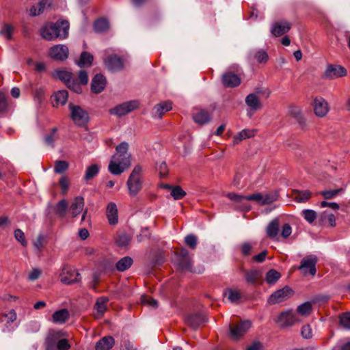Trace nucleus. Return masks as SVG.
Returning a JSON list of instances; mask_svg holds the SVG:
<instances>
[{
	"label": "nucleus",
	"instance_id": "obj_36",
	"mask_svg": "<svg viewBox=\"0 0 350 350\" xmlns=\"http://www.w3.org/2000/svg\"><path fill=\"white\" fill-rule=\"evenodd\" d=\"M281 274L275 269H270L265 275V281L269 285L275 284L280 278Z\"/></svg>",
	"mask_w": 350,
	"mask_h": 350
},
{
	"label": "nucleus",
	"instance_id": "obj_3",
	"mask_svg": "<svg viewBox=\"0 0 350 350\" xmlns=\"http://www.w3.org/2000/svg\"><path fill=\"white\" fill-rule=\"evenodd\" d=\"M294 294V291L288 286H285L270 295L267 299L269 305H275L282 303L291 298Z\"/></svg>",
	"mask_w": 350,
	"mask_h": 350
},
{
	"label": "nucleus",
	"instance_id": "obj_19",
	"mask_svg": "<svg viewBox=\"0 0 350 350\" xmlns=\"http://www.w3.org/2000/svg\"><path fill=\"white\" fill-rule=\"evenodd\" d=\"M106 80L104 76L100 74H97L92 81L91 90L94 93L98 94L104 90Z\"/></svg>",
	"mask_w": 350,
	"mask_h": 350
},
{
	"label": "nucleus",
	"instance_id": "obj_28",
	"mask_svg": "<svg viewBox=\"0 0 350 350\" xmlns=\"http://www.w3.org/2000/svg\"><path fill=\"white\" fill-rule=\"evenodd\" d=\"M46 6H51V1L40 0L37 5H33L29 9V15L31 16H39L44 12Z\"/></svg>",
	"mask_w": 350,
	"mask_h": 350
},
{
	"label": "nucleus",
	"instance_id": "obj_15",
	"mask_svg": "<svg viewBox=\"0 0 350 350\" xmlns=\"http://www.w3.org/2000/svg\"><path fill=\"white\" fill-rule=\"evenodd\" d=\"M106 217L110 225L115 226L118 223V208L115 202L108 203L106 207Z\"/></svg>",
	"mask_w": 350,
	"mask_h": 350
},
{
	"label": "nucleus",
	"instance_id": "obj_7",
	"mask_svg": "<svg viewBox=\"0 0 350 350\" xmlns=\"http://www.w3.org/2000/svg\"><path fill=\"white\" fill-rule=\"evenodd\" d=\"M139 107L137 100L124 102L109 109V113L117 116H123Z\"/></svg>",
	"mask_w": 350,
	"mask_h": 350
},
{
	"label": "nucleus",
	"instance_id": "obj_34",
	"mask_svg": "<svg viewBox=\"0 0 350 350\" xmlns=\"http://www.w3.org/2000/svg\"><path fill=\"white\" fill-rule=\"evenodd\" d=\"M107 301L108 299L107 297H100L96 300L94 305V310L96 312V317L97 318L104 314L107 309L106 304Z\"/></svg>",
	"mask_w": 350,
	"mask_h": 350
},
{
	"label": "nucleus",
	"instance_id": "obj_30",
	"mask_svg": "<svg viewBox=\"0 0 350 350\" xmlns=\"http://www.w3.org/2000/svg\"><path fill=\"white\" fill-rule=\"evenodd\" d=\"M255 135V131L250 129H243L234 135L232 140L233 145L239 144L242 140L250 138Z\"/></svg>",
	"mask_w": 350,
	"mask_h": 350
},
{
	"label": "nucleus",
	"instance_id": "obj_38",
	"mask_svg": "<svg viewBox=\"0 0 350 350\" xmlns=\"http://www.w3.org/2000/svg\"><path fill=\"white\" fill-rule=\"evenodd\" d=\"M109 27V22L105 18H100L95 21L94 24V29L96 32H104Z\"/></svg>",
	"mask_w": 350,
	"mask_h": 350
},
{
	"label": "nucleus",
	"instance_id": "obj_52",
	"mask_svg": "<svg viewBox=\"0 0 350 350\" xmlns=\"http://www.w3.org/2000/svg\"><path fill=\"white\" fill-rule=\"evenodd\" d=\"M13 28L8 24H5L2 29L0 30V35L3 36L5 39L10 40L12 38Z\"/></svg>",
	"mask_w": 350,
	"mask_h": 350
},
{
	"label": "nucleus",
	"instance_id": "obj_58",
	"mask_svg": "<svg viewBox=\"0 0 350 350\" xmlns=\"http://www.w3.org/2000/svg\"><path fill=\"white\" fill-rule=\"evenodd\" d=\"M142 302L143 304H147L148 306L156 308L158 307V302L156 299L146 297V296H142Z\"/></svg>",
	"mask_w": 350,
	"mask_h": 350
},
{
	"label": "nucleus",
	"instance_id": "obj_53",
	"mask_svg": "<svg viewBox=\"0 0 350 350\" xmlns=\"http://www.w3.org/2000/svg\"><path fill=\"white\" fill-rule=\"evenodd\" d=\"M278 198L276 193L262 194V205L269 204L275 201Z\"/></svg>",
	"mask_w": 350,
	"mask_h": 350
},
{
	"label": "nucleus",
	"instance_id": "obj_29",
	"mask_svg": "<svg viewBox=\"0 0 350 350\" xmlns=\"http://www.w3.org/2000/svg\"><path fill=\"white\" fill-rule=\"evenodd\" d=\"M114 345V339L111 336H105L99 340L96 344V350H109Z\"/></svg>",
	"mask_w": 350,
	"mask_h": 350
},
{
	"label": "nucleus",
	"instance_id": "obj_43",
	"mask_svg": "<svg viewBox=\"0 0 350 350\" xmlns=\"http://www.w3.org/2000/svg\"><path fill=\"white\" fill-rule=\"evenodd\" d=\"M342 188H339L336 189H329L324 190L320 192V194L322 195L325 199L330 200L334 198L336 196L339 195L340 193L343 192Z\"/></svg>",
	"mask_w": 350,
	"mask_h": 350
},
{
	"label": "nucleus",
	"instance_id": "obj_50",
	"mask_svg": "<svg viewBox=\"0 0 350 350\" xmlns=\"http://www.w3.org/2000/svg\"><path fill=\"white\" fill-rule=\"evenodd\" d=\"M291 114L299 121L300 125L304 127L306 126V120L304 118L301 111L299 108L294 107L291 110Z\"/></svg>",
	"mask_w": 350,
	"mask_h": 350
},
{
	"label": "nucleus",
	"instance_id": "obj_63",
	"mask_svg": "<svg viewBox=\"0 0 350 350\" xmlns=\"http://www.w3.org/2000/svg\"><path fill=\"white\" fill-rule=\"evenodd\" d=\"M59 186L62 189V192L65 193L67 192L69 187V181L67 177L62 176L59 180Z\"/></svg>",
	"mask_w": 350,
	"mask_h": 350
},
{
	"label": "nucleus",
	"instance_id": "obj_32",
	"mask_svg": "<svg viewBox=\"0 0 350 350\" xmlns=\"http://www.w3.org/2000/svg\"><path fill=\"white\" fill-rule=\"evenodd\" d=\"M193 119L195 122L204 124L210 122L211 118L208 111L205 110H200L196 113L193 114Z\"/></svg>",
	"mask_w": 350,
	"mask_h": 350
},
{
	"label": "nucleus",
	"instance_id": "obj_8",
	"mask_svg": "<svg viewBox=\"0 0 350 350\" xmlns=\"http://www.w3.org/2000/svg\"><path fill=\"white\" fill-rule=\"evenodd\" d=\"M317 258L314 255H308L303 258L300 262L299 269L302 270L303 274L306 275L308 270L309 273L314 276L316 274V265Z\"/></svg>",
	"mask_w": 350,
	"mask_h": 350
},
{
	"label": "nucleus",
	"instance_id": "obj_59",
	"mask_svg": "<svg viewBox=\"0 0 350 350\" xmlns=\"http://www.w3.org/2000/svg\"><path fill=\"white\" fill-rule=\"evenodd\" d=\"M301 336L304 338L310 339L312 337V328L309 325H305L301 327Z\"/></svg>",
	"mask_w": 350,
	"mask_h": 350
},
{
	"label": "nucleus",
	"instance_id": "obj_46",
	"mask_svg": "<svg viewBox=\"0 0 350 350\" xmlns=\"http://www.w3.org/2000/svg\"><path fill=\"white\" fill-rule=\"evenodd\" d=\"M57 131L56 128H53L50 133L45 136L44 141L47 145L53 146L55 141L58 139Z\"/></svg>",
	"mask_w": 350,
	"mask_h": 350
},
{
	"label": "nucleus",
	"instance_id": "obj_1",
	"mask_svg": "<svg viewBox=\"0 0 350 350\" xmlns=\"http://www.w3.org/2000/svg\"><path fill=\"white\" fill-rule=\"evenodd\" d=\"M128 149L129 144L126 142H122L116 147V152L112 156L108 166L112 174L120 175L131 165V154Z\"/></svg>",
	"mask_w": 350,
	"mask_h": 350
},
{
	"label": "nucleus",
	"instance_id": "obj_9",
	"mask_svg": "<svg viewBox=\"0 0 350 350\" xmlns=\"http://www.w3.org/2000/svg\"><path fill=\"white\" fill-rule=\"evenodd\" d=\"M251 325L252 323L249 320L241 321L234 326L230 325V336L234 340H238L250 329Z\"/></svg>",
	"mask_w": 350,
	"mask_h": 350
},
{
	"label": "nucleus",
	"instance_id": "obj_44",
	"mask_svg": "<svg viewBox=\"0 0 350 350\" xmlns=\"http://www.w3.org/2000/svg\"><path fill=\"white\" fill-rule=\"evenodd\" d=\"M312 311V304L309 301H306L299 305L297 308L298 314L302 316H308L311 313Z\"/></svg>",
	"mask_w": 350,
	"mask_h": 350
},
{
	"label": "nucleus",
	"instance_id": "obj_17",
	"mask_svg": "<svg viewBox=\"0 0 350 350\" xmlns=\"http://www.w3.org/2000/svg\"><path fill=\"white\" fill-rule=\"evenodd\" d=\"M172 109V103L170 101H163L156 105L152 109V117L161 118L163 115Z\"/></svg>",
	"mask_w": 350,
	"mask_h": 350
},
{
	"label": "nucleus",
	"instance_id": "obj_27",
	"mask_svg": "<svg viewBox=\"0 0 350 350\" xmlns=\"http://www.w3.org/2000/svg\"><path fill=\"white\" fill-rule=\"evenodd\" d=\"M68 94L66 90H59L52 96V102L53 107L64 105L68 100Z\"/></svg>",
	"mask_w": 350,
	"mask_h": 350
},
{
	"label": "nucleus",
	"instance_id": "obj_35",
	"mask_svg": "<svg viewBox=\"0 0 350 350\" xmlns=\"http://www.w3.org/2000/svg\"><path fill=\"white\" fill-rule=\"evenodd\" d=\"M54 76L63 81L66 85L73 79L72 74L66 70H56Z\"/></svg>",
	"mask_w": 350,
	"mask_h": 350
},
{
	"label": "nucleus",
	"instance_id": "obj_51",
	"mask_svg": "<svg viewBox=\"0 0 350 350\" xmlns=\"http://www.w3.org/2000/svg\"><path fill=\"white\" fill-rule=\"evenodd\" d=\"M304 219L310 224L312 223L317 218V213L314 211L306 209L302 211Z\"/></svg>",
	"mask_w": 350,
	"mask_h": 350
},
{
	"label": "nucleus",
	"instance_id": "obj_20",
	"mask_svg": "<svg viewBox=\"0 0 350 350\" xmlns=\"http://www.w3.org/2000/svg\"><path fill=\"white\" fill-rule=\"evenodd\" d=\"M55 33H59L60 36H57V38L64 39L68 36L69 23L67 21H57L55 23H52Z\"/></svg>",
	"mask_w": 350,
	"mask_h": 350
},
{
	"label": "nucleus",
	"instance_id": "obj_21",
	"mask_svg": "<svg viewBox=\"0 0 350 350\" xmlns=\"http://www.w3.org/2000/svg\"><path fill=\"white\" fill-rule=\"evenodd\" d=\"M206 321L202 314H189L185 319L187 325L193 329H196L202 323Z\"/></svg>",
	"mask_w": 350,
	"mask_h": 350
},
{
	"label": "nucleus",
	"instance_id": "obj_54",
	"mask_svg": "<svg viewBox=\"0 0 350 350\" xmlns=\"http://www.w3.org/2000/svg\"><path fill=\"white\" fill-rule=\"evenodd\" d=\"M66 86L70 89L74 91L77 94H80L82 92V88L79 83L77 82V81L73 78L68 83H67Z\"/></svg>",
	"mask_w": 350,
	"mask_h": 350
},
{
	"label": "nucleus",
	"instance_id": "obj_24",
	"mask_svg": "<svg viewBox=\"0 0 350 350\" xmlns=\"http://www.w3.org/2000/svg\"><path fill=\"white\" fill-rule=\"evenodd\" d=\"M84 205L85 202L83 197L77 196L75 198L70 207V210L73 217H77L78 215L83 212Z\"/></svg>",
	"mask_w": 350,
	"mask_h": 350
},
{
	"label": "nucleus",
	"instance_id": "obj_13",
	"mask_svg": "<svg viewBox=\"0 0 350 350\" xmlns=\"http://www.w3.org/2000/svg\"><path fill=\"white\" fill-rule=\"evenodd\" d=\"M50 57L56 60L64 61L68 58V48L64 44H57L50 49Z\"/></svg>",
	"mask_w": 350,
	"mask_h": 350
},
{
	"label": "nucleus",
	"instance_id": "obj_4",
	"mask_svg": "<svg viewBox=\"0 0 350 350\" xmlns=\"http://www.w3.org/2000/svg\"><path fill=\"white\" fill-rule=\"evenodd\" d=\"M68 107L70 111V118L76 125L82 126L88 122V113L82 107L72 103L69 104Z\"/></svg>",
	"mask_w": 350,
	"mask_h": 350
},
{
	"label": "nucleus",
	"instance_id": "obj_42",
	"mask_svg": "<svg viewBox=\"0 0 350 350\" xmlns=\"http://www.w3.org/2000/svg\"><path fill=\"white\" fill-rule=\"evenodd\" d=\"M68 209V204L66 200L59 201L55 207V213L60 217H65Z\"/></svg>",
	"mask_w": 350,
	"mask_h": 350
},
{
	"label": "nucleus",
	"instance_id": "obj_25",
	"mask_svg": "<svg viewBox=\"0 0 350 350\" xmlns=\"http://www.w3.org/2000/svg\"><path fill=\"white\" fill-rule=\"evenodd\" d=\"M70 317L69 311L67 309L56 310L52 315V321L55 324H64Z\"/></svg>",
	"mask_w": 350,
	"mask_h": 350
},
{
	"label": "nucleus",
	"instance_id": "obj_10",
	"mask_svg": "<svg viewBox=\"0 0 350 350\" xmlns=\"http://www.w3.org/2000/svg\"><path fill=\"white\" fill-rule=\"evenodd\" d=\"M312 107L314 114L319 118L325 117L329 110L327 102L321 96H317L314 98Z\"/></svg>",
	"mask_w": 350,
	"mask_h": 350
},
{
	"label": "nucleus",
	"instance_id": "obj_48",
	"mask_svg": "<svg viewBox=\"0 0 350 350\" xmlns=\"http://www.w3.org/2000/svg\"><path fill=\"white\" fill-rule=\"evenodd\" d=\"M225 295L227 296L228 299L232 303L237 301L240 298V293L239 291L235 289H228L225 293Z\"/></svg>",
	"mask_w": 350,
	"mask_h": 350
},
{
	"label": "nucleus",
	"instance_id": "obj_55",
	"mask_svg": "<svg viewBox=\"0 0 350 350\" xmlns=\"http://www.w3.org/2000/svg\"><path fill=\"white\" fill-rule=\"evenodd\" d=\"M14 237L18 241H19L22 244V245H27V241L25 239V234L21 229L15 230Z\"/></svg>",
	"mask_w": 350,
	"mask_h": 350
},
{
	"label": "nucleus",
	"instance_id": "obj_31",
	"mask_svg": "<svg viewBox=\"0 0 350 350\" xmlns=\"http://www.w3.org/2000/svg\"><path fill=\"white\" fill-rule=\"evenodd\" d=\"M279 232V220L273 219L267 226L266 229L267 235L270 239H274L277 237Z\"/></svg>",
	"mask_w": 350,
	"mask_h": 350
},
{
	"label": "nucleus",
	"instance_id": "obj_26",
	"mask_svg": "<svg viewBox=\"0 0 350 350\" xmlns=\"http://www.w3.org/2000/svg\"><path fill=\"white\" fill-rule=\"evenodd\" d=\"M245 103L253 111H257L262 106L256 93L248 94L245 98Z\"/></svg>",
	"mask_w": 350,
	"mask_h": 350
},
{
	"label": "nucleus",
	"instance_id": "obj_57",
	"mask_svg": "<svg viewBox=\"0 0 350 350\" xmlns=\"http://www.w3.org/2000/svg\"><path fill=\"white\" fill-rule=\"evenodd\" d=\"M186 244L191 249H195L197 245V238L195 235L190 234H188L185 239Z\"/></svg>",
	"mask_w": 350,
	"mask_h": 350
},
{
	"label": "nucleus",
	"instance_id": "obj_16",
	"mask_svg": "<svg viewBox=\"0 0 350 350\" xmlns=\"http://www.w3.org/2000/svg\"><path fill=\"white\" fill-rule=\"evenodd\" d=\"M107 68L112 71H118L124 68L123 59L117 55L110 56L105 60Z\"/></svg>",
	"mask_w": 350,
	"mask_h": 350
},
{
	"label": "nucleus",
	"instance_id": "obj_5",
	"mask_svg": "<svg viewBox=\"0 0 350 350\" xmlns=\"http://www.w3.org/2000/svg\"><path fill=\"white\" fill-rule=\"evenodd\" d=\"M298 322H299V320L292 310L280 312L275 319V323L281 328L291 327Z\"/></svg>",
	"mask_w": 350,
	"mask_h": 350
},
{
	"label": "nucleus",
	"instance_id": "obj_23",
	"mask_svg": "<svg viewBox=\"0 0 350 350\" xmlns=\"http://www.w3.org/2000/svg\"><path fill=\"white\" fill-rule=\"evenodd\" d=\"M42 37L46 40H53L57 38V36H60L59 33H55V30L52 23L44 25L40 30Z\"/></svg>",
	"mask_w": 350,
	"mask_h": 350
},
{
	"label": "nucleus",
	"instance_id": "obj_18",
	"mask_svg": "<svg viewBox=\"0 0 350 350\" xmlns=\"http://www.w3.org/2000/svg\"><path fill=\"white\" fill-rule=\"evenodd\" d=\"M222 82L226 87L234 88L241 83V79L232 72H226L222 75Z\"/></svg>",
	"mask_w": 350,
	"mask_h": 350
},
{
	"label": "nucleus",
	"instance_id": "obj_64",
	"mask_svg": "<svg viewBox=\"0 0 350 350\" xmlns=\"http://www.w3.org/2000/svg\"><path fill=\"white\" fill-rule=\"evenodd\" d=\"M70 345L66 339H61L57 343V350H67L70 349Z\"/></svg>",
	"mask_w": 350,
	"mask_h": 350
},
{
	"label": "nucleus",
	"instance_id": "obj_41",
	"mask_svg": "<svg viewBox=\"0 0 350 350\" xmlns=\"http://www.w3.org/2000/svg\"><path fill=\"white\" fill-rule=\"evenodd\" d=\"M340 325L347 330H350V312H343L339 316Z\"/></svg>",
	"mask_w": 350,
	"mask_h": 350
},
{
	"label": "nucleus",
	"instance_id": "obj_49",
	"mask_svg": "<svg viewBox=\"0 0 350 350\" xmlns=\"http://www.w3.org/2000/svg\"><path fill=\"white\" fill-rule=\"evenodd\" d=\"M311 196V193L309 191L306 190L304 191H298L295 193V200L297 202H306Z\"/></svg>",
	"mask_w": 350,
	"mask_h": 350
},
{
	"label": "nucleus",
	"instance_id": "obj_33",
	"mask_svg": "<svg viewBox=\"0 0 350 350\" xmlns=\"http://www.w3.org/2000/svg\"><path fill=\"white\" fill-rule=\"evenodd\" d=\"M261 271L252 269L245 272V279L248 284H255L261 278Z\"/></svg>",
	"mask_w": 350,
	"mask_h": 350
},
{
	"label": "nucleus",
	"instance_id": "obj_56",
	"mask_svg": "<svg viewBox=\"0 0 350 350\" xmlns=\"http://www.w3.org/2000/svg\"><path fill=\"white\" fill-rule=\"evenodd\" d=\"M131 241V237L126 234L120 235L117 239V244L120 247L126 246Z\"/></svg>",
	"mask_w": 350,
	"mask_h": 350
},
{
	"label": "nucleus",
	"instance_id": "obj_37",
	"mask_svg": "<svg viewBox=\"0 0 350 350\" xmlns=\"http://www.w3.org/2000/svg\"><path fill=\"white\" fill-rule=\"evenodd\" d=\"M133 264V259L131 257L125 256L121 258L116 263V269L119 271H124L128 269Z\"/></svg>",
	"mask_w": 350,
	"mask_h": 350
},
{
	"label": "nucleus",
	"instance_id": "obj_45",
	"mask_svg": "<svg viewBox=\"0 0 350 350\" xmlns=\"http://www.w3.org/2000/svg\"><path fill=\"white\" fill-rule=\"evenodd\" d=\"M69 166V163L66 161H57L54 166V172L56 174H62L65 172Z\"/></svg>",
	"mask_w": 350,
	"mask_h": 350
},
{
	"label": "nucleus",
	"instance_id": "obj_6",
	"mask_svg": "<svg viewBox=\"0 0 350 350\" xmlns=\"http://www.w3.org/2000/svg\"><path fill=\"white\" fill-rule=\"evenodd\" d=\"M59 280L64 284H71L80 281V274L73 267L64 265L59 273Z\"/></svg>",
	"mask_w": 350,
	"mask_h": 350
},
{
	"label": "nucleus",
	"instance_id": "obj_60",
	"mask_svg": "<svg viewBox=\"0 0 350 350\" xmlns=\"http://www.w3.org/2000/svg\"><path fill=\"white\" fill-rule=\"evenodd\" d=\"M247 202L249 200L255 201L262 205V194L260 193H255L252 195L246 196Z\"/></svg>",
	"mask_w": 350,
	"mask_h": 350
},
{
	"label": "nucleus",
	"instance_id": "obj_40",
	"mask_svg": "<svg viewBox=\"0 0 350 350\" xmlns=\"http://www.w3.org/2000/svg\"><path fill=\"white\" fill-rule=\"evenodd\" d=\"M100 170V167L97 164H93L89 166L85 173L84 179L89 180L96 176Z\"/></svg>",
	"mask_w": 350,
	"mask_h": 350
},
{
	"label": "nucleus",
	"instance_id": "obj_61",
	"mask_svg": "<svg viewBox=\"0 0 350 350\" xmlns=\"http://www.w3.org/2000/svg\"><path fill=\"white\" fill-rule=\"evenodd\" d=\"M323 219H327V221L331 226H336V218L334 214L327 213V211H325L322 213L321 215Z\"/></svg>",
	"mask_w": 350,
	"mask_h": 350
},
{
	"label": "nucleus",
	"instance_id": "obj_2",
	"mask_svg": "<svg viewBox=\"0 0 350 350\" xmlns=\"http://www.w3.org/2000/svg\"><path fill=\"white\" fill-rule=\"evenodd\" d=\"M143 183L142 169L139 165H136L126 182L130 196H135L142 189Z\"/></svg>",
	"mask_w": 350,
	"mask_h": 350
},
{
	"label": "nucleus",
	"instance_id": "obj_11",
	"mask_svg": "<svg viewBox=\"0 0 350 350\" xmlns=\"http://www.w3.org/2000/svg\"><path fill=\"white\" fill-rule=\"evenodd\" d=\"M178 267L181 271H188L196 273L197 271L193 269L191 265V259L189 256V252L185 248H182L179 254V259ZM200 273V271H198Z\"/></svg>",
	"mask_w": 350,
	"mask_h": 350
},
{
	"label": "nucleus",
	"instance_id": "obj_22",
	"mask_svg": "<svg viewBox=\"0 0 350 350\" xmlns=\"http://www.w3.org/2000/svg\"><path fill=\"white\" fill-rule=\"evenodd\" d=\"M227 197L232 201L237 203L239 208L248 211L250 206L247 202L246 196L238 195L235 193H229Z\"/></svg>",
	"mask_w": 350,
	"mask_h": 350
},
{
	"label": "nucleus",
	"instance_id": "obj_62",
	"mask_svg": "<svg viewBox=\"0 0 350 350\" xmlns=\"http://www.w3.org/2000/svg\"><path fill=\"white\" fill-rule=\"evenodd\" d=\"M42 271L40 269L35 268L28 275V279L30 281H35L40 278Z\"/></svg>",
	"mask_w": 350,
	"mask_h": 350
},
{
	"label": "nucleus",
	"instance_id": "obj_47",
	"mask_svg": "<svg viewBox=\"0 0 350 350\" xmlns=\"http://www.w3.org/2000/svg\"><path fill=\"white\" fill-rule=\"evenodd\" d=\"M171 196L174 200H180L186 196V192L180 186H176L172 189Z\"/></svg>",
	"mask_w": 350,
	"mask_h": 350
},
{
	"label": "nucleus",
	"instance_id": "obj_14",
	"mask_svg": "<svg viewBox=\"0 0 350 350\" xmlns=\"http://www.w3.org/2000/svg\"><path fill=\"white\" fill-rule=\"evenodd\" d=\"M291 28V23L286 21H279L273 23L271 27V33L279 37L287 33Z\"/></svg>",
	"mask_w": 350,
	"mask_h": 350
},
{
	"label": "nucleus",
	"instance_id": "obj_39",
	"mask_svg": "<svg viewBox=\"0 0 350 350\" xmlns=\"http://www.w3.org/2000/svg\"><path fill=\"white\" fill-rule=\"evenodd\" d=\"M93 61V55L88 52H83L81 54L79 61L77 64L80 67L90 66Z\"/></svg>",
	"mask_w": 350,
	"mask_h": 350
},
{
	"label": "nucleus",
	"instance_id": "obj_12",
	"mask_svg": "<svg viewBox=\"0 0 350 350\" xmlns=\"http://www.w3.org/2000/svg\"><path fill=\"white\" fill-rule=\"evenodd\" d=\"M346 69L340 65H329L323 74V79H334L347 75Z\"/></svg>",
	"mask_w": 350,
	"mask_h": 350
}]
</instances>
